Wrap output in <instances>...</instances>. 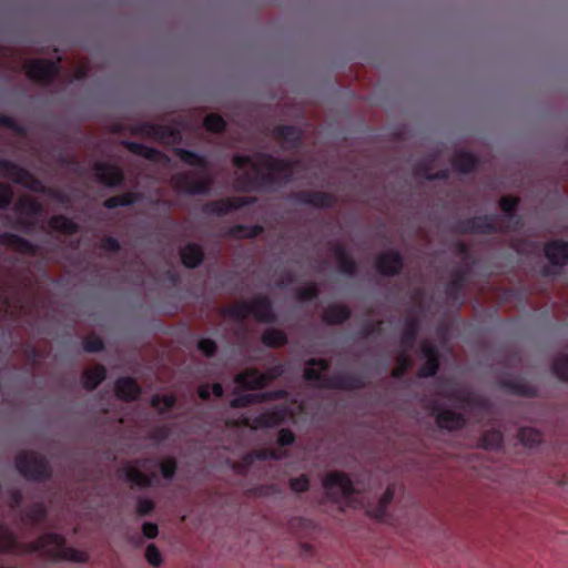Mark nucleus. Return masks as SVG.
<instances>
[{
  "mask_svg": "<svg viewBox=\"0 0 568 568\" xmlns=\"http://www.w3.org/2000/svg\"><path fill=\"white\" fill-rule=\"evenodd\" d=\"M174 153L181 159V161H183L187 165H191V166H204L205 165V161L203 158H201L200 155H197L189 150L175 149Z\"/></svg>",
  "mask_w": 568,
  "mask_h": 568,
  "instance_id": "obj_49",
  "label": "nucleus"
},
{
  "mask_svg": "<svg viewBox=\"0 0 568 568\" xmlns=\"http://www.w3.org/2000/svg\"><path fill=\"white\" fill-rule=\"evenodd\" d=\"M508 225H506L505 219L501 217H473L465 221H460L455 225V232L459 234L468 233H494V232H507Z\"/></svg>",
  "mask_w": 568,
  "mask_h": 568,
  "instance_id": "obj_9",
  "label": "nucleus"
},
{
  "mask_svg": "<svg viewBox=\"0 0 568 568\" xmlns=\"http://www.w3.org/2000/svg\"><path fill=\"white\" fill-rule=\"evenodd\" d=\"M236 387L233 394H237L240 389L243 390H258L265 388V383L262 373L256 367H248L237 373L234 376Z\"/></svg>",
  "mask_w": 568,
  "mask_h": 568,
  "instance_id": "obj_13",
  "label": "nucleus"
},
{
  "mask_svg": "<svg viewBox=\"0 0 568 568\" xmlns=\"http://www.w3.org/2000/svg\"><path fill=\"white\" fill-rule=\"evenodd\" d=\"M519 204V197L506 195L501 196L499 200L500 210L507 215V217H513Z\"/></svg>",
  "mask_w": 568,
  "mask_h": 568,
  "instance_id": "obj_50",
  "label": "nucleus"
},
{
  "mask_svg": "<svg viewBox=\"0 0 568 568\" xmlns=\"http://www.w3.org/2000/svg\"><path fill=\"white\" fill-rule=\"evenodd\" d=\"M439 368V358H428L418 369L419 377L434 376Z\"/></svg>",
  "mask_w": 568,
  "mask_h": 568,
  "instance_id": "obj_56",
  "label": "nucleus"
},
{
  "mask_svg": "<svg viewBox=\"0 0 568 568\" xmlns=\"http://www.w3.org/2000/svg\"><path fill=\"white\" fill-rule=\"evenodd\" d=\"M20 63V57L17 50L7 47H0V67L14 68Z\"/></svg>",
  "mask_w": 568,
  "mask_h": 568,
  "instance_id": "obj_48",
  "label": "nucleus"
},
{
  "mask_svg": "<svg viewBox=\"0 0 568 568\" xmlns=\"http://www.w3.org/2000/svg\"><path fill=\"white\" fill-rule=\"evenodd\" d=\"M273 139L284 149H292L298 145L303 132L294 125H277L272 130Z\"/></svg>",
  "mask_w": 568,
  "mask_h": 568,
  "instance_id": "obj_16",
  "label": "nucleus"
},
{
  "mask_svg": "<svg viewBox=\"0 0 568 568\" xmlns=\"http://www.w3.org/2000/svg\"><path fill=\"white\" fill-rule=\"evenodd\" d=\"M546 257L555 265L568 263V243L564 241H551L545 245Z\"/></svg>",
  "mask_w": 568,
  "mask_h": 568,
  "instance_id": "obj_28",
  "label": "nucleus"
},
{
  "mask_svg": "<svg viewBox=\"0 0 568 568\" xmlns=\"http://www.w3.org/2000/svg\"><path fill=\"white\" fill-rule=\"evenodd\" d=\"M323 486L327 490L338 487L344 497H349L354 493L353 483L349 477L345 473L337 470L326 474L323 479Z\"/></svg>",
  "mask_w": 568,
  "mask_h": 568,
  "instance_id": "obj_21",
  "label": "nucleus"
},
{
  "mask_svg": "<svg viewBox=\"0 0 568 568\" xmlns=\"http://www.w3.org/2000/svg\"><path fill=\"white\" fill-rule=\"evenodd\" d=\"M263 232V226L254 225L252 227H247L244 225H234L231 226L225 235L234 239H254Z\"/></svg>",
  "mask_w": 568,
  "mask_h": 568,
  "instance_id": "obj_37",
  "label": "nucleus"
},
{
  "mask_svg": "<svg viewBox=\"0 0 568 568\" xmlns=\"http://www.w3.org/2000/svg\"><path fill=\"white\" fill-rule=\"evenodd\" d=\"M104 347L103 341L100 336L91 333L83 338V348L87 352L94 353L100 352Z\"/></svg>",
  "mask_w": 568,
  "mask_h": 568,
  "instance_id": "obj_52",
  "label": "nucleus"
},
{
  "mask_svg": "<svg viewBox=\"0 0 568 568\" xmlns=\"http://www.w3.org/2000/svg\"><path fill=\"white\" fill-rule=\"evenodd\" d=\"M122 145L131 153L142 156L155 163H164L169 161L166 154L154 148L146 146L142 143L124 141Z\"/></svg>",
  "mask_w": 568,
  "mask_h": 568,
  "instance_id": "obj_22",
  "label": "nucleus"
},
{
  "mask_svg": "<svg viewBox=\"0 0 568 568\" xmlns=\"http://www.w3.org/2000/svg\"><path fill=\"white\" fill-rule=\"evenodd\" d=\"M221 313L236 322H243L250 315L258 323H273L275 321L271 301L265 295L254 296L250 301H235L222 307Z\"/></svg>",
  "mask_w": 568,
  "mask_h": 568,
  "instance_id": "obj_5",
  "label": "nucleus"
},
{
  "mask_svg": "<svg viewBox=\"0 0 568 568\" xmlns=\"http://www.w3.org/2000/svg\"><path fill=\"white\" fill-rule=\"evenodd\" d=\"M170 184L179 193L202 194L210 190L212 180L209 176L197 178L195 172L189 171L173 174Z\"/></svg>",
  "mask_w": 568,
  "mask_h": 568,
  "instance_id": "obj_8",
  "label": "nucleus"
},
{
  "mask_svg": "<svg viewBox=\"0 0 568 568\" xmlns=\"http://www.w3.org/2000/svg\"><path fill=\"white\" fill-rule=\"evenodd\" d=\"M156 126L158 124L142 123L133 126L131 129V133L142 138L154 139L156 134Z\"/></svg>",
  "mask_w": 568,
  "mask_h": 568,
  "instance_id": "obj_53",
  "label": "nucleus"
},
{
  "mask_svg": "<svg viewBox=\"0 0 568 568\" xmlns=\"http://www.w3.org/2000/svg\"><path fill=\"white\" fill-rule=\"evenodd\" d=\"M290 487L296 493H304L310 488V480L305 475H301L300 477L292 478L290 480Z\"/></svg>",
  "mask_w": 568,
  "mask_h": 568,
  "instance_id": "obj_61",
  "label": "nucleus"
},
{
  "mask_svg": "<svg viewBox=\"0 0 568 568\" xmlns=\"http://www.w3.org/2000/svg\"><path fill=\"white\" fill-rule=\"evenodd\" d=\"M138 200V194L134 192H125L114 196L108 197L103 202V206L106 209H114L116 206H125L134 203Z\"/></svg>",
  "mask_w": 568,
  "mask_h": 568,
  "instance_id": "obj_43",
  "label": "nucleus"
},
{
  "mask_svg": "<svg viewBox=\"0 0 568 568\" xmlns=\"http://www.w3.org/2000/svg\"><path fill=\"white\" fill-rule=\"evenodd\" d=\"M48 515L47 507L43 503H34L24 508L20 513V520L26 526H37L41 524Z\"/></svg>",
  "mask_w": 568,
  "mask_h": 568,
  "instance_id": "obj_27",
  "label": "nucleus"
},
{
  "mask_svg": "<svg viewBox=\"0 0 568 568\" xmlns=\"http://www.w3.org/2000/svg\"><path fill=\"white\" fill-rule=\"evenodd\" d=\"M478 164V159L468 152H456L452 158V166L460 173L473 172Z\"/></svg>",
  "mask_w": 568,
  "mask_h": 568,
  "instance_id": "obj_32",
  "label": "nucleus"
},
{
  "mask_svg": "<svg viewBox=\"0 0 568 568\" xmlns=\"http://www.w3.org/2000/svg\"><path fill=\"white\" fill-rule=\"evenodd\" d=\"M236 396L230 402L232 408H244L255 404L263 403L267 396L265 394H235Z\"/></svg>",
  "mask_w": 568,
  "mask_h": 568,
  "instance_id": "obj_38",
  "label": "nucleus"
},
{
  "mask_svg": "<svg viewBox=\"0 0 568 568\" xmlns=\"http://www.w3.org/2000/svg\"><path fill=\"white\" fill-rule=\"evenodd\" d=\"M48 226L52 231L64 235H73L79 231V225L62 214L51 216L48 221Z\"/></svg>",
  "mask_w": 568,
  "mask_h": 568,
  "instance_id": "obj_31",
  "label": "nucleus"
},
{
  "mask_svg": "<svg viewBox=\"0 0 568 568\" xmlns=\"http://www.w3.org/2000/svg\"><path fill=\"white\" fill-rule=\"evenodd\" d=\"M403 268V258L399 253L389 251L382 253L376 258V270L382 275L393 276L400 272Z\"/></svg>",
  "mask_w": 568,
  "mask_h": 568,
  "instance_id": "obj_19",
  "label": "nucleus"
},
{
  "mask_svg": "<svg viewBox=\"0 0 568 568\" xmlns=\"http://www.w3.org/2000/svg\"><path fill=\"white\" fill-rule=\"evenodd\" d=\"M253 458L252 455L246 453L240 462H235L232 466V468L235 470L236 474L245 475L248 470V468L253 465Z\"/></svg>",
  "mask_w": 568,
  "mask_h": 568,
  "instance_id": "obj_59",
  "label": "nucleus"
},
{
  "mask_svg": "<svg viewBox=\"0 0 568 568\" xmlns=\"http://www.w3.org/2000/svg\"><path fill=\"white\" fill-rule=\"evenodd\" d=\"M247 202L243 197H227L212 201L205 204V211L217 215L226 214L233 210H237Z\"/></svg>",
  "mask_w": 568,
  "mask_h": 568,
  "instance_id": "obj_25",
  "label": "nucleus"
},
{
  "mask_svg": "<svg viewBox=\"0 0 568 568\" xmlns=\"http://www.w3.org/2000/svg\"><path fill=\"white\" fill-rule=\"evenodd\" d=\"M33 358L44 357L51 352V345L48 341H39L31 349Z\"/></svg>",
  "mask_w": 568,
  "mask_h": 568,
  "instance_id": "obj_63",
  "label": "nucleus"
},
{
  "mask_svg": "<svg viewBox=\"0 0 568 568\" xmlns=\"http://www.w3.org/2000/svg\"><path fill=\"white\" fill-rule=\"evenodd\" d=\"M62 535L47 532L30 542H18L14 534L6 526L0 525V554L24 555L40 552L41 558L51 560H70L84 562L88 555L65 546Z\"/></svg>",
  "mask_w": 568,
  "mask_h": 568,
  "instance_id": "obj_2",
  "label": "nucleus"
},
{
  "mask_svg": "<svg viewBox=\"0 0 568 568\" xmlns=\"http://www.w3.org/2000/svg\"><path fill=\"white\" fill-rule=\"evenodd\" d=\"M0 245L22 255L34 256L37 254V246L34 244L12 233L6 232L0 234Z\"/></svg>",
  "mask_w": 568,
  "mask_h": 568,
  "instance_id": "obj_18",
  "label": "nucleus"
},
{
  "mask_svg": "<svg viewBox=\"0 0 568 568\" xmlns=\"http://www.w3.org/2000/svg\"><path fill=\"white\" fill-rule=\"evenodd\" d=\"M106 377V369L101 364L88 367L82 372V384L87 390L95 389Z\"/></svg>",
  "mask_w": 568,
  "mask_h": 568,
  "instance_id": "obj_29",
  "label": "nucleus"
},
{
  "mask_svg": "<svg viewBox=\"0 0 568 568\" xmlns=\"http://www.w3.org/2000/svg\"><path fill=\"white\" fill-rule=\"evenodd\" d=\"M318 295V288L315 283L303 285L296 290L298 301L305 302L315 298Z\"/></svg>",
  "mask_w": 568,
  "mask_h": 568,
  "instance_id": "obj_51",
  "label": "nucleus"
},
{
  "mask_svg": "<svg viewBox=\"0 0 568 568\" xmlns=\"http://www.w3.org/2000/svg\"><path fill=\"white\" fill-rule=\"evenodd\" d=\"M89 70H90L89 60L87 58H80L74 65L73 78L78 79V80L82 79V78L87 77Z\"/></svg>",
  "mask_w": 568,
  "mask_h": 568,
  "instance_id": "obj_60",
  "label": "nucleus"
},
{
  "mask_svg": "<svg viewBox=\"0 0 568 568\" xmlns=\"http://www.w3.org/2000/svg\"><path fill=\"white\" fill-rule=\"evenodd\" d=\"M176 460L174 457H166L160 463V470L165 479H172L176 471Z\"/></svg>",
  "mask_w": 568,
  "mask_h": 568,
  "instance_id": "obj_55",
  "label": "nucleus"
},
{
  "mask_svg": "<svg viewBox=\"0 0 568 568\" xmlns=\"http://www.w3.org/2000/svg\"><path fill=\"white\" fill-rule=\"evenodd\" d=\"M180 257L185 267L194 268L203 262L204 251L201 245L189 243L180 248Z\"/></svg>",
  "mask_w": 568,
  "mask_h": 568,
  "instance_id": "obj_26",
  "label": "nucleus"
},
{
  "mask_svg": "<svg viewBox=\"0 0 568 568\" xmlns=\"http://www.w3.org/2000/svg\"><path fill=\"white\" fill-rule=\"evenodd\" d=\"M552 371L555 375L564 381L568 382V355L559 354L552 361Z\"/></svg>",
  "mask_w": 568,
  "mask_h": 568,
  "instance_id": "obj_47",
  "label": "nucleus"
},
{
  "mask_svg": "<svg viewBox=\"0 0 568 568\" xmlns=\"http://www.w3.org/2000/svg\"><path fill=\"white\" fill-rule=\"evenodd\" d=\"M418 332V318L414 315L407 316L400 337L402 348H413Z\"/></svg>",
  "mask_w": 568,
  "mask_h": 568,
  "instance_id": "obj_33",
  "label": "nucleus"
},
{
  "mask_svg": "<svg viewBox=\"0 0 568 568\" xmlns=\"http://www.w3.org/2000/svg\"><path fill=\"white\" fill-rule=\"evenodd\" d=\"M295 440V435L290 428H282L278 432L277 444L281 447L292 445Z\"/></svg>",
  "mask_w": 568,
  "mask_h": 568,
  "instance_id": "obj_64",
  "label": "nucleus"
},
{
  "mask_svg": "<svg viewBox=\"0 0 568 568\" xmlns=\"http://www.w3.org/2000/svg\"><path fill=\"white\" fill-rule=\"evenodd\" d=\"M203 126L209 132L222 133L226 128V123L220 114L210 113L204 118Z\"/></svg>",
  "mask_w": 568,
  "mask_h": 568,
  "instance_id": "obj_45",
  "label": "nucleus"
},
{
  "mask_svg": "<svg viewBox=\"0 0 568 568\" xmlns=\"http://www.w3.org/2000/svg\"><path fill=\"white\" fill-rule=\"evenodd\" d=\"M232 162L234 166L243 170L236 178V185L244 191L273 183L280 178H288L293 172L291 162L264 153L253 156L234 155Z\"/></svg>",
  "mask_w": 568,
  "mask_h": 568,
  "instance_id": "obj_3",
  "label": "nucleus"
},
{
  "mask_svg": "<svg viewBox=\"0 0 568 568\" xmlns=\"http://www.w3.org/2000/svg\"><path fill=\"white\" fill-rule=\"evenodd\" d=\"M180 132L172 126L158 124L154 140L161 143H170L179 140Z\"/></svg>",
  "mask_w": 568,
  "mask_h": 568,
  "instance_id": "obj_46",
  "label": "nucleus"
},
{
  "mask_svg": "<svg viewBox=\"0 0 568 568\" xmlns=\"http://www.w3.org/2000/svg\"><path fill=\"white\" fill-rule=\"evenodd\" d=\"M13 199V191L9 184L0 183V210L7 209Z\"/></svg>",
  "mask_w": 568,
  "mask_h": 568,
  "instance_id": "obj_58",
  "label": "nucleus"
},
{
  "mask_svg": "<svg viewBox=\"0 0 568 568\" xmlns=\"http://www.w3.org/2000/svg\"><path fill=\"white\" fill-rule=\"evenodd\" d=\"M114 395L123 403H132L140 398L142 388L135 378L125 376L119 377L114 383Z\"/></svg>",
  "mask_w": 568,
  "mask_h": 568,
  "instance_id": "obj_14",
  "label": "nucleus"
},
{
  "mask_svg": "<svg viewBox=\"0 0 568 568\" xmlns=\"http://www.w3.org/2000/svg\"><path fill=\"white\" fill-rule=\"evenodd\" d=\"M433 162H434V159L418 163L414 168L415 178L416 179H426V180L447 179L448 172L446 170H442L436 173L433 172V170H434Z\"/></svg>",
  "mask_w": 568,
  "mask_h": 568,
  "instance_id": "obj_35",
  "label": "nucleus"
},
{
  "mask_svg": "<svg viewBox=\"0 0 568 568\" xmlns=\"http://www.w3.org/2000/svg\"><path fill=\"white\" fill-rule=\"evenodd\" d=\"M146 462L148 459H135L123 467L128 481L141 488H146L152 485V478L155 477V474L146 475L139 469V466L145 467Z\"/></svg>",
  "mask_w": 568,
  "mask_h": 568,
  "instance_id": "obj_20",
  "label": "nucleus"
},
{
  "mask_svg": "<svg viewBox=\"0 0 568 568\" xmlns=\"http://www.w3.org/2000/svg\"><path fill=\"white\" fill-rule=\"evenodd\" d=\"M145 559L153 567H160L163 562L161 551L154 544H150L146 546Z\"/></svg>",
  "mask_w": 568,
  "mask_h": 568,
  "instance_id": "obj_54",
  "label": "nucleus"
},
{
  "mask_svg": "<svg viewBox=\"0 0 568 568\" xmlns=\"http://www.w3.org/2000/svg\"><path fill=\"white\" fill-rule=\"evenodd\" d=\"M410 348H403L402 352L396 356V365L392 369V376L395 378L402 377L410 367L412 358L408 355Z\"/></svg>",
  "mask_w": 568,
  "mask_h": 568,
  "instance_id": "obj_42",
  "label": "nucleus"
},
{
  "mask_svg": "<svg viewBox=\"0 0 568 568\" xmlns=\"http://www.w3.org/2000/svg\"><path fill=\"white\" fill-rule=\"evenodd\" d=\"M16 467L26 478L33 480H44L51 475L47 459L34 452L20 453L16 457Z\"/></svg>",
  "mask_w": 568,
  "mask_h": 568,
  "instance_id": "obj_6",
  "label": "nucleus"
},
{
  "mask_svg": "<svg viewBox=\"0 0 568 568\" xmlns=\"http://www.w3.org/2000/svg\"><path fill=\"white\" fill-rule=\"evenodd\" d=\"M22 68L26 75L41 84H49L59 72L55 62L44 59H31L23 62Z\"/></svg>",
  "mask_w": 568,
  "mask_h": 568,
  "instance_id": "obj_10",
  "label": "nucleus"
},
{
  "mask_svg": "<svg viewBox=\"0 0 568 568\" xmlns=\"http://www.w3.org/2000/svg\"><path fill=\"white\" fill-rule=\"evenodd\" d=\"M351 316V310L343 304H331L324 308L322 320L328 325H338L344 323Z\"/></svg>",
  "mask_w": 568,
  "mask_h": 568,
  "instance_id": "obj_30",
  "label": "nucleus"
},
{
  "mask_svg": "<svg viewBox=\"0 0 568 568\" xmlns=\"http://www.w3.org/2000/svg\"><path fill=\"white\" fill-rule=\"evenodd\" d=\"M49 302V294L30 273L9 271L0 283V321H13L38 313Z\"/></svg>",
  "mask_w": 568,
  "mask_h": 568,
  "instance_id": "obj_1",
  "label": "nucleus"
},
{
  "mask_svg": "<svg viewBox=\"0 0 568 568\" xmlns=\"http://www.w3.org/2000/svg\"><path fill=\"white\" fill-rule=\"evenodd\" d=\"M92 169L95 180L108 187L119 186L124 181V172L118 165L99 161L93 164Z\"/></svg>",
  "mask_w": 568,
  "mask_h": 568,
  "instance_id": "obj_12",
  "label": "nucleus"
},
{
  "mask_svg": "<svg viewBox=\"0 0 568 568\" xmlns=\"http://www.w3.org/2000/svg\"><path fill=\"white\" fill-rule=\"evenodd\" d=\"M197 348L207 357L215 355L217 351L215 342L210 338H202L199 341Z\"/></svg>",
  "mask_w": 568,
  "mask_h": 568,
  "instance_id": "obj_62",
  "label": "nucleus"
},
{
  "mask_svg": "<svg viewBox=\"0 0 568 568\" xmlns=\"http://www.w3.org/2000/svg\"><path fill=\"white\" fill-rule=\"evenodd\" d=\"M518 439L527 447H534L542 442V434L532 427H523L518 432Z\"/></svg>",
  "mask_w": 568,
  "mask_h": 568,
  "instance_id": "obj_39",
  "label": "nucleus"
},
{
  "mask_svg": "<svg viewBox=\"0 0 568 568\" xmlns=\"http://www.w3.org/2000/svg\"><path fill=\"white\" fill-rule=\"evenodd\" d=\"M503 444V434L497 429H490L483 434L480 446L485 449H496Z\"/></svg>",
  "mask_w": 568,
  "mask_h": 568,
  "instance_id": "obj_44",
  "label": "nucleus"
},
{
  "mask_svg": "<svg viewBox=\"0 0 568 568\" xmlns=\"http://www.w3.org/2000/svg\"><path fill=\"white\" fill-rule=\"evenodd\" d=\"M18 214V224L30 229L36 225V217L43 211L42 204L29 194H22L18 197L13 206Z\"/></svg>",
  "mask_w": 568,
  "mask_h": 568,
  "instance_id": "obj_11",
  "label": "nucleus"
},
{
  "mask_svg": "<svg viewBox=\"0 0 568 568\" xmlns=\"http://www.w3.org/2000/svg\"><path fill=\"white\" fill-rule=\"evenodd\" d=\"M250 455H252L253 462L255 459L260 460H266V459H282L287 456L286 449H277V448H260V449H253L248 452Z\"/></svg>",
  "mask_w": 568,
  "mask_h": 568,
  "instance_id": "obj_41",
  "label": "nucleus"
},
{
  "mask_svg": "<svg viewBox=\"0 0 568 568\" xmlns=\"http://www.w3.org/2000/svg\"><path fill=\"white\" fill-rule=\"evenodd\" d=\"M293 199L313 205L315 207H331L336 203V197L327 192L322 191H298L292 193Z\"/></svg>",
  "mask_w": 568,
  "mask_h": 568,
  "instance_id": "obj_15",
  "label": "nucleus"
},
{
  "mask_svg": "<svg viewBox=\"0 0 568 568\" xmlns=\"http://www.w3.org/2000/svg\"><path fill=\"white\" fill-rule=\"evenodd\" d=\"M395 495V485L390 484L386 487L383 496L381 497L377 507L371 513L376 519H382L385 516L387 506L392 503Z\"/></svg>",
  "mask_w": 568,
  "mask_h": 568,
  "instance_id": "obj_40",
  "label": "nucleus"
},
{
  "mask_svg": "<svg viewBox=\"0 0 568 568\" xmlns=\"http://www.w3.org/2000/svg\"><path fill=\"white\" fill-rule=\"evenodd\" d=\"M261 342L267 347L280 348L287 344L288 338L284 331L271 327L263 332Z\"/></svg>",
  "mask_w": 568,
  "mask_h": 568,
  "instance_id": "obj_34",
  "label": "nucleus"
},
{
  "mask_svg": "<svg viewBox=\"0 0 568 568\" xmlns=\"http://www.w3.org/2000/svg\"><path fill=\"white\" fill-rule=\"evenodd\" d=\"M284 422V416L280 412H267L262 414V425L265 427L278 426Z\"/></svg>",
  "mask_w": 568,
  "mask_h": 568,
  "instance_id": "obj_57",
  "label": "nucleus"
},
{
  "mask_svg": "<svg viewBox=\"0 0 568 568\" xmlns=\"http://www.w3.org/2000/svg\"><path fill=\"white\" fill-rule=\"evenodd\" d=\"M176 404V396L174 394H164V395H153L150 402L152 408H154L158 414L163 415L171 410Z\"/></svg>",
  "mask_w": 568,
  "mask_h": 568,
  "instance_id": "obj_36",
  "label": "nucleus"
},
{
  "mask_svg": "<svg viewBox=\"0 0 568 568\" xmlns=\"http://www.w3.org/2000/svg\"><path fill=\"white\" fill-rule=\"evenodd\" d=\"M329 367V362L324 358H311L306 362L304 378L308 382H316V387L324 389L353 390L364 387V383L352 375L323 374Z\"/></svg>",
  "mask_w": 568,
  "mask_h": 568,
  "instance_id": "obj_4",
  "label": "nucleus"
},
{
  "mask_svg": "<svg viewBox=\"0 0 568 568\" xmlns=\"http://www.w3.org/2000/svg\"><path fill=\"white\" fill-rule=\"evenodd\" d=\"M469 272H470L469 264H466V265L453 271L452 278L446 288V295H447L448 301L455 302L458 298V296L464 287L465 277Z\"/></svg>",
  "mask_w": 568,
  "mask_h": 568,
  "instance_id": "obj_23",
  "label": "nucleus"
},
{
  "mask_svg": "<svg viewBox=\"0 0 568 568\" xmlns=\"http://www.w3.org/2000/svg\"><path fill=\"white\" fill-rule=\"evenodd\" d=\"M436 424L440 428L457 430L465 426L466 419L463 414L452 409H442L436 415Z\"/></svg>",
  "mask_w": 568,
  "mask_h": 568,
  "instance_id": "obj_24",
  "label": "nucleus"
},
{
  "mask_svg": "<svg viewBox=\"0 0 568 568\" xmlns=\"http://www.w3.org/2000/svg\"><path fill=\"white\" fill-rule=\"evenodd\" d=\"M0 175L33 192H42L44 189L31 172L9 160L0 159Z\"/></svg>",
  "mask_w": 568,
  "mask_h": 568,
  "instance_id": "obj_7",
  "label": "nucleus"
},
{
  "mask_svg": "<svg viewBox=\"0 0 568 568\" xmlns=\"http://www.w3.org/2000/svg\"><path fill=\"white\" fill-rule=\"evenodd\" d=\"M327 250L336 260L337 267L342 273L354 275L357 266L355 261L346 253L345 246L338 241L327 243Z\"/></svg>",
  "mask_w": 568,
  "mask_h": 568,
  "instance_id": "obj_17",
  "label": "nucleus"
}]
</instances>
